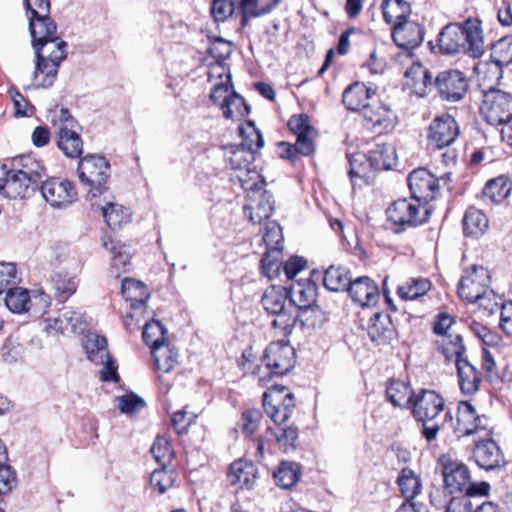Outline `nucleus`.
Returning a JSON list of instances; mask_svg holds the SVG:
<instances>
[{"label":"nucleus","instance_id":"nucleus-48","mask_svg":"<svg viewBox=\"0 0 512 512\" xmlns=\"http://www.w3.org/2000/svg\"><path fill=\"white\" fill-rule=\"evenodd\" d=\"M222 113L226 119L240 120L250 113V106L242 96L232 91L230 98L226 100L222 107Z\"/></svg>","mask_w":512,"mask_h":512},{"label":"nucleus","instance_id":"nucleus-33","mask_svg":"<svg viewBox=\"0 0 512 512\" xmlns=\"http://www.w3.org/2000/svg\"><path fill=\"white\" fill-rule=\"evenodd\" d=\"M75 128H59L56 141L63 154L72 159L79 158L83 153V140Z\"/></svg>","mask_w":512,"mask_h":512},{"label":"nucleus","instance_id":"nucleus-46","mask_svg":"<svg viewBox=\"0 0 512 512\" xmlns=\"http://www.w3.org/2000/svg\"><path fill=\"white\" fill-rule=\"evenodd\" d=\"M510 191L511 187L507 180L503 177H498L486 183L482 191V198L484 201L498 204L509 195Z\"/></svg>","mask_w":512,"mask_h":512},{"label":"nucleus","instance_id":"nucleus-2","mask_svg":"<svg viewBox=\"0 0 512 512\" xmlns=\"http://www.w3.org/2000/svg\"><path fill=\"white\" fill-rule=\"evenodd\" d=\"M405 74L412 75L415 81H421L425 87L433 86L442 101L452 103L461 101L468 91L467 78L459 70H444L434 78L427 68L417 63L413 64Z\"/></svg>","mask_w":512,"mask_h":512},{"label":"nucleus","instance_id":"nucleus-60","mask_svg":"<svg viewBox=\"0 0 512 512\" xmlns=\"http://www.w3.org/2000/svg\"><path fill=\"white\" fill-rule=\"evenodd\" d=\"M150 451L154 459L161 465H166L171 461L172 450L169 442L162 436L156 437Z\"/></svg>","mask_w":512,"mask_h":512},{"label":"nucleus","instance_id":"nucleus-58","mask_svg":"<svg viewBox=\"0 0 512 512\" xmlns=\"http://www.w3.org/2000/svg\"><path fill=\"white\" fill-rule=\"evenodd\" d=\"M210 12L216 22H224L235 12L233 0H213Z\"/></svg>","mask_w":512,"mask_h":512},{"label":"nucleus","instance_id":"nucleus-5","mask_svg":"<svg viewBox=\"0 0 512 512\" xmlns=\"http://www.w3.org/2000/svg\"><path fill=\"white\" fill-rule=\"evenodd\" d=\"M261 302L264 309L275 316L271 322L272 327L279 330L283 336L289 335L295 326V318L292 317L295 309L290 303L285 288L280 286L269 287L264 292Z\"/></svg>","mask_w":512,"mask_h":512},{"label":"nucleus","instance_id":"nucleus-50","mask_svg":"<svg viewBox=\"0 0 512 512\" xmlns=\"http://www.w3.org/2000/svg\"><path fill=\"white\" fill-rule=\"evenodd\" d=\"M159 469H155L150 475V485L159 494H164L176 482L177 473L174 469H167L166 465H161Z\"/></svg>","mask_w":512,"mask_h":512},{"label":"nucleus","instance_id":"nucleus-20","mask_svg":"<svg viewBox=\"0 0 512 512\" xmlns=\"http://www.w3.org/2000/svg\"><path fill=\"white\" fill-rule=\"evenodd\" d=\"M424 28L416 21L407 19L395 23L392 29V38L395 44L405 50L417 48L423 42Z\"/></svg>","mask_w":512,"mask_h":512},{"label":"nucleus","instance_id":"nucleus-31","mask_svg":"<svg viewBox=\"0 0 512 512\" xmlns=\"http://www.w3.org/2000/svg\"><path fill=\"white\" fill-rule=\"evenodd\" d=\"M281 0H239L241 26L246 27L252 18H259L271 13Z\"/></svg>","mask_w":512,"mask_h":512},{"label":"nucleus","instance_id":"nucleus-62","mask_svg":"<svg viewBox=\"0 0 512 512\" xmlns=\"http://www.w3.org/2000/svg\"><path fill=\"white\" fill-rule=\"evenodd\" d=\"M58 321L64 322L72 333L81 332L85 328L83 315L79 311L65 309L59 316Z\"/></svg>","mask_w":512,"mask_h":512},{"label":"nucleus","instance_id":"nucleus-26","mask_svg":"<svg viewBox=\"0 0 512 512\" xmlns=\"http://www.w3.org/2000/svg\"><path fill=\"white\" fill-rule=\"evenodd\" d=\"M482 417L477 413L474 406L468 401H461L457 409V424L455 431L460 436H469L484 429Z\"/></svg>","mask_w":512,"mask_h":512},{"label":"nucleus","instance_id":"nucleus-47","mask_svg":"<svg viewBox=\"0 0 512 512\" xmlns=\"http://www.w3.org/2000/svg\"><path fill=\"white\" fill-rule=\"evenodd\" d=\"M292 317L295 318V324L300 322L303 327L312 329L321 327L326 321L325 313L316 304L293 312Z\"/></svg>","mask_w":512,"mask_h":512},{"label":"nucleus","instance_id":"nucleus-29","mask_svg":"<svg viewBox=\"0 0 512 512\" xmlns=\"http://www.w3.org/2000/svg\"><path fill=\"white\" fill-rule=\"evenodd\" d=\"M456 368L461 392L465 395L475 394L482 381L481 372L468 359L458 360Z\"/></svg>","mask_w":512,"mask_h":512},{"label":"nucleus","instance_id":"nucleus-11","mask_svg":"<svg viewBox=\"0 0 512 512\" xmlns=\"http://www.w3.org/2000/svg\"><path fill=\"white\" fill-rule=\"evenodd\" d=\"M480 111L490 125H503L512 119V95L490 88L483 95Z\"/></svg>","mask_w":512,"mask_h":512},{"label":"nucleus","instance_id":"nucleus-30","mask_svg":"<svg viewBox=\"0 0 512 512\" xmlns=\"http://www.w3.org/2000/svg\"><path fill=\"white\" fill-rule=\"evenodd\" d=\"M36 189L33 182H29V179L22 176L13 168L8 170L5 184L0 193L8 198L17 199L29 197Z\"/></svg>","mask_w":512,"mask_h":512},{"label":"nucleus","instance_id":"nucleus-7","mask_svg":"<svg viewBox=\"0 0 512 512\" xmlns=\"http://www.w3.org/2000/svg\"><path fill=\"white\" fill-rule=\"evenodd\" d=\"M84 348L87 358L96 365H103L100 379L104 382H119L116 361L110 356L107 340L97 333H88L85 337Z\"/></svg>","mask_w":512,"mask_h":512},{"label":"nucleus","instance_id":"nucleus-64","mask_svg":"<svg viewBox=\"0 0 512 512\" xmlns=\"http://www.w3.org/2000/svg\"><path fill=\"white\" fill-rule=\"evenodd\" d=\"M103 246L114 254L112 266L117 270H125L126 266L130 264L131 257L128 253L121 251L122 246H118V243L114 242L112 239L104 241Z\"/></svg>","mask_w":512,"mask_h":512},{"label":"nucleus","instance_id":"nucleus-63","mask_svg":"<svg viewBox=\"0 0 512 512\" xmlns=\"http://www.w3.org/2000/svg\"><path fill=\"white\" fill-rule=\"evenodd\" d=\"M50 304L51 299L49 295L43 291H34L33 296L30 297L27 312H30L35 316H41L47 312Z\"/></svg>","mask_w":512,"mask_h":512},{"label":"nucleus","instance_id":"nucleus-1","mask_svg":"<svg viewBox=\"0 0 512 512\" xmlns=\"http://www.w3.org/2000/svg\"><path fill=\"white\" fill-rule=\"evenodd\" d=\"M438 46L447 55L467 53L473 58H479L484 53L480 20L468 18L463 23L446 25L439 33Z\"/></svg>","mask_w":512,"mask_h":512},{"label":"nucleus","instance_id":"nucleus-52","mask_svg":"<svg viewBox=\"0 0 512 512\" xmlns=\"http://www.w3.org/2000/svg\"><path fill=\"white\" fill-rule=\"evenodd\" d=\"M152 355L156 369L164 373H169L177 363V351L165 343L160 348L152 349Z\"/></svg>","mask_w":512,"mask_h":512},{"label":"nucleus","instance_id":"nucleus-34","mask_svg":"<svg viewBox=\"0 0 512 512\" xmlns=\"http://www.w3.org/2000/svg\"><path fill=\"white\" fill-rule=\"evenodd\" d=\"M367 156L370 169L375 171L389 170L397 160L395 148L386 143L375 144Z\"/></svg>","mask_w":512,"mask_h":512},{"label":"nucleus","instance_id":"nucleus-19","mask_svg":"<svg viewBox=\"0 0 512 512\" xmlns=\"http://www.w3.org/2000/svg\"><path fill=\"white\" fill-rule=\"evenodd\" d=\"M440 463L445 487L449 490L450 494L463 492L471 478L468 467L446 456L440 459Z\"/></svg>","mask_w":512,"mask_h":512},{"label":"nucleus","instance_id":"nucleus-17","mask_svg":"<svg viewBox=\"0 0 512 512\" xmlns=\"http://www.w3.org/2000/svg\"><path fill=\"white\" fill-rule=\"evenodd\" d=\"M473 459L481 469L495 471L504 467L506 460L498 444L492 439L476 442Z\"/></svg>","mask_w":512,"mask_h":512},{"label":"nucleus","instance_id":"nucleus-14","mask_svg":"<svg viewBox=\"0 0 512 512\" xmlns=\"http://www.w3.org/2000/svg\"><path fill=\"white\" fill-rule=\"evenodd\" d=\"M41 194L45 201L55 208H66L77 199L73 183L60 177H51L43 181Z\"/></svg>","mask_w":512,"mask_h":512},{"label":"nucleus","instance_id":"nucleus-16","mask_svg":"<svg viewBox=\"0 0 512 512\" xmlns=\"http://www.w3.org/2000/svg\"><path fill=\"white\" fill-rule=\"evenodd\" d=\"M411 407L416 420H435L444 411V399L435 391L422 389L413 398Z\"/></svg>","mask_w":512,"mask_h":512},{"label":"nucleus","instance_id":"nucleus-21","mask_svg":"<svg viewBox=\"0 0 512 512\" xmlns=\"http://www.w3.org/2000/svg\"><path fill=\"white\" fill-rule=\"evenodd\" d=\"M365 127L382 134L392 126L391 110L388 105L373 99L362 111Z\"/></svg>","mask_w":512,"mask_h":512},{"label":"nucleus","instance_id":"nucleus-25","mask_svg":"<svg viewBox=\"0 0 512 512\" xmlns=\"http://www.w3.org/2000/svg\"><path fill=\"white\" fill-rule=\"evenodd\" d=\"M227 478L233 486L251 489L258 478V469L251 461L238 459L230 465Z\"/></svg>","mask_w":512,"mask_h":512},{"label":"nucleus","instance_id":"nucleus-59","mask_svg":"<svg viewBox=\"0 0 512 512\" xmlns=\"http://www.w3.org/2000/svg\"><path fill=\"white\" fill-rule=\"evenodd\" d=\"M279 255L273 253V251H267L263 258L261 259V273L263 276L274 279L280 273L281 263L279 260Z\"/></svg>","mask_w":512,"mask_h":512},{"label":"nucleus","instance_id":"nucleus-51","mask_svg":"<svg viewBox=\"0 0 512 512\" xmlns=\"http://www.w3.org/2000/svg\"><path fill=\"white\" fill-rule=\"evenodd\" d=\"M101 210L106 224L111 229L120 228L123 224L128 223L131 218V214L128 209L113 203H107V205L103 206Z\"/></svg>","mask_w":512,"mask_h":512},{"label":"nucleus","instance_id":"nucleus-42","mask_svg":"<svg viewBox=\"0 0 512 512\" xmlns=\"http://www.w3.org/2000/svg\"><path fill=\"white\" fill-rule=\"evenodd\" d=\"M350 282L349 271L343 266L331 265L324 273L323 284L329 291H346Z\"/></svg>","mask_w":512,"mask_h":512},{"label":"nucleus","instance_id":"nucleus-57","mask_svg":"<svg viewBox=\"0 0 512 512\" xmlns=\"http://www.w3.org/2000/svg\"><path fill=\"white\" fill-rule=\"evenodd\" d=\"M50 122L54 127L72 128L77 127L78 123L74 117L70 114L69 110L64 107H58L51 109L49 112Z\"/></svg>","mask_w":512,"mask_h":512},{"label":"nucleus","instance_id":"nucleus-40","mask_svg":"<svg viewBox=\"0 0 512 512\" xmlns=\"http://www.w3.org/2000/svg\"><path fill=\"white\" fill-rule=\"evenodd\" d=\"M384 21L388 24L399 23L409 19L411 6L405 0H383L381 4Z\"/></svg>","mask_w":512,"mask_h":512},{"label":"nucleus","instance_id":"nucleus-37","mask_svg":"<svg viewBox=\"0 0 512 512\" xmlns=\"http://www.w3.org/2000/svg\"><path fill=\"white\" fill-rule=\"evenodd\" d=\"M267 435L274 437L279 448L289 453L297 447L298 428L294 425L276 424L275 428H268Z\"/></svg>","mask_w":512,"mask_h":512},{"label":"nucleus","instance_id":"nucleus-39","mask_svg":"<svg viewBox=\"0 0 512 512\" xmlns=\"http://www.w3.org/2000/svg\"><path fill=\"white\" fill-rule=\"evenodd\" d=\"M431 287L429 279L411 277L398 286L397 295L403 300H416L427 294Z\"/></svg>","mask_w":512,"mask_h":512},{"label":"nucleus","instance_id":"nucleus-24","mask_svg":"<svg viewBox=\"0 0 512 512\" xmlns=\"http://www.w3.org/2000/svg\"><path fill=\"white\" fill-rule=\"evenodd\" d=\"M376 91L362 82L349 85L342 94V103L349 111H363L375 98Z\"/></svg>","mask_w":512,"mask_h":512},{"label":"nucleus","instance_id":"nucleus-41","mask_svg":"<svg viewBox=\"0 0 512 512\" xmlns=\"http://www.w3.org/2000/svg\"><path fill=\"white\" fill-rule=\"evenodd\" d=\"M316 286L314 284L308 283L306 285L297 284L294 285L289 292V300L294 307L295 312L297 310H301L310 306L315 305L316 303Z\"/></svg>","mask_w":512,"mask_h":512},{"label":"nucleus","instance_id":"nucleus-6","mask_svg":"<svg viewBox=\"0 0 512 512\" xmlns=\"http://www.w3.org/2000/svg\"><path fill=\"white\" fill-rule=\"evenodd\" d=\"M431 213V207L413 197L398 199L387 209L388 219L400 227L397 232L427 223Z\"/></svg>","mask_w":512,"mask_h":512},{"label":"nucleus","instance_id":"nucleus-54","mask_svg":"<svg viewBox=\"0 0 512 512\" xmlns=\"http://www.w3.org/2000/svg\"><path fill=\"white\" fill-rule=\"evenodd\" d=\"M29 300V293L24 288L14 287L6 291L5 305L13 313L27 312Z\"/></svg>","mask_w":512,"mask_h":512},{"label":"nucleus","instance_id":"nucleus-32","mask_svg":"<svg viewBox=\"0 0 512 512\" xmlns=\"http://www.w3.org/2000/svg\"><path fill=\"white\" fill-rule=\"evenodd\" d=\"M13 168L29 179V182H33L36 188L39 183L42 184V179L46 176V168L43 163L31 155H23L18 159H14Z\"/></svg>","mask_w":512,"mask_h":512},{"label":"nucleus","instance_id":"nucleus-35","mask_svg":"<svg viewBox=\"0 0 512 512\" xmlns=\"http://www.w3.org/2000/svg\"><path fill=\"white\" fill-rule=\"evenodd\" d=\"M29 32L32 44L58 36L57 25L49 14L29 16Z\"/></svg>","mask_w":512,"mask_h":512},{"label":"nucleus","instance_id":"nucleus-10","mask_svg":"<svg viewBox=\"0 0 512 512\" xmlns=\"http://www.w3.org/2000/svg\"><path fill=\"white\" fill-rule=\"evenodd\" d=\"M263 407L275 424H285L295 410L294 394L285 386L273 385L263 394Z\"/></svg>","mask_w":512,"mask_h":512},{"label":"nucleus","instance_id":"nucleus-8","mask_svg":"<svg viewBox=\"0 0 512 512\" xmlns=\"http://www.w3.org/2000/svg\"><path fill=\"white\" fill-rule=\"evenodd\" d=\"M79 179L82 183L92 187V197L101 195L105 190V184L110 177V164L103 156L86 155L78 164Z\"/></svg>","mask_w":512,"mask_h":512},{"label":"nucleus","instance_id":"nucleus-55","mask_svg":"<svg viewBox=\"0 0 512 512\" xmlns=\"http://www.w3.org/2000/svg\"><path fill=\"white\" fill-rule=\"evenodd\" d=\"M348 160V175L352 184L354 185L357 178H363L367 175L369 167V161L367 154L354 153L347 155Z\"/></svg>","mask_w":512,"mask_h":512},{"label":"nucleus","instance_id":"nucleus-44","mask_svg":"<svg viewBox=\"0 0 512 512\" xmlns=\"http://www.w3.org/2000/svg\"><path fill=\"white\" fill-rule=\"evenodd\" d=\"M397 483L402 496L409 502H412V500L420 494L422 489L420 477L409 468H403L401 470L397 478Z\"/></svg>","mask_w":512,"mask_h":512},{"label":"nucleus","instance_id":"nucleus-13","mask_svg":"<svg viewBox=\"0 0 512 512\" xmlns=\"http://www.w3.org/2000/svg\"><path fill=\"white\" fill-rule=\"evenodd\" d=\"M263 362L271 374L285 375L296 363L295 349L283 340L271 342L265 349Z\"/></svg>","mask_w":512,"mask_h":512},{"label":"nucleus","instance_id":"nucleus-3","mask_svg":"<svg viewBox=\"0 0 512 512\" xmlns=\"http://www.w3.org/2000/svg\"><path fill=\"white\" fill-rule=\"evenodd\" d=\"M35 51L33 80L36 87H51L58 75V69L67 57L68 44L59 36L32 44Z\"/></svg>","mask_w":512,"mask_h":512},{"label":"nucleus","instance_id":"nucleus-27","mask_svg":"<svg viewBox=\"0 0 512 512\" xmlns=\"http://www.w3.org/2000/svg\"><path fill=\"white\" fill-rule=\"evenodd\" d=\"M121 293L123 298L127 302H130L131 309L133 310L130 314L131 318L138 319L137 311L145 307V304L150 297L146 285L141 281L132 278H125L121 283Z\"/></svg>","mask_w":512,"mask_h":512},{"label":"nucleus","instance_id":"nucleus-18","mask_svg":"<svg viewBox=\"0 0 512 512\" xmlns=\"http://www.w3.org/2000/svg\"><path fill=\"white\" fill-rule=\"evenodd\" d=\"M439 180L434 177L427 169L419 168L413 170L408 176V186L412 197L427 202L435 198L439 189Z\"/></svg>","mask_w":512,"mask_h":512},{"label":"nucleus","instance_id":"nucleus-23","mask_svg":"<svg viewBox=\"0 0 512 512\" xmlns=\"http://www.w3.org/2000/svg\"><path fill=\"white\" fill-rule=\"evenodd\" d=\"M368 336L375 346L391 344L397 336L391 317L386 313H375L368 325Z\"/></svg>","mask_w":512,"mask_h":512},{"label":"nucleus","instance_id":"nucleus-43","mask_svg":"<svg viewBox=\"0 0 512 512\" xmlns=\"http://www.w3.org/2000/svg\"><path fill=\"white\" fill-rule=\"evenodd\" d=\"M488 228L486 215L474 207L466 210L463 218V231L466 236H481Z\"/></svg>","mask_w":512,"mask_h":512},{"label":"nucleus","instance_id":"nucleus-22","mask_svg":"<svg viewBox=\"0 0 512 512\" xmlns=\"http://www.w3.org/2000/svg\"><path fill=\"white\" fill-rule=\"evenodd\" d=\"M512 63V35L499 39L492 45L490 62L481 64V67H487L497 79L502 77L503 68Z\"/></svg>","mask_w":512,"mask_h":512},{"label":"nucleus","instance_id":"nucleus-56","mask_svg":"<svg viewBox=\"0 0 512 512\" xmlns=\"http://www.w3.org/2000/svg\"><path fill=\"white\" fill-rule=\"evenodd\" d=\"M263 241L266 244L267 251L280 254L282 249L283 235L282 229L276 222H268L263 233Z\"/></svg>","mask_w":512,"mask_h":512},{"label":"nucleus","instance_id":"nucleus-4","mask_svg":"<svg viewBox=\"0 0 512 512\" xmlns=\"http://www.w3.org/2000/svg\"><path fill=\"white\" fill-rule=\"evenodd\" d=\"M241 186L246 190V203L244 205V214L253 224H262L268 220L274 210V198L271 192L265 189L266 183L259 178L253 183L242 176H237Z\"/></svg>","mask_w":512,"mask_h":512},{"label":"nucleus","instance_id":"nucleus-15","mask_svg":"<svg viewBox=\"0 0 512 512\" xmlns=\"http://www.w3.org/2000/svg\"><path fill=\"white\" fill-rule=\"evenodd\" d=\"M459 135V126L449 114L435 117L428 127L427 143L434 149L450 146Z\"/></svg>","mask_w":512,"mask_h":512},{"label":"nucleus","instance_id":"nucleus-49","mask_svg":"<svg viewBox=\"0 0 512 512\" xmlns=\"http://www.w3.org/2000/svg\"><path fill=\"white\" fill-rule=\"evenodd\" d=\"M166 328L158 320L151 319L144 324L142 338L151 349L160 348L165 343Z\"/></svg>","mask_w":512,"mask_h":512},{"label":"nucleus","instance_id":"nucleus-38","mask_svg":"<svg viewBox=\"0 0 512 512\" xmlns=\"http://www.w3.org/2000/svg\"><path fill=\"white\" fill-rule=\"evenodd\" d=\"M386 397L395 407L410 408L415 395L411 388L400 380H390L386 387Z\"/></svg>","mask_w":512,"mask_h":512},{"label":"nucleus","instance_id":"nucleus-53","mask_svg":"<svg viewBox=\"0 0 512 512\" xmlns=\"http://www.w3.org/2000/svg\"><path fill=\"white\" fill-rule=\"evenodd\" d=\"M299 466L293 462H281L278 469L274 472V479L278 486L287 489L292 487L299 479Z\"/></svg>","mask_w":512,"mask_h":512},{"label":"nucleus","instance_id":"nucleus-61","mask_svg":"<svg viewBox=\"0 0 512 512\" xmlns=\"http://www.w3.org/2000/svg\"><path fill=\"white\" fill-rule=\"evenodd\" d=\"M465 352L466 348L463 345V340L460 335H455L454 338H451L448 343L442 344V353L447 359L454 357L456 365L458 360L467 359L464 357Z\"/></svg>","mask_w":512,"mask_h":512},{"label":"nucleus","instance_id":"nucleus-28","mask_svg":"<svg viewBox=\"0 0 512 512\" xmlns=\"http://www.w3.org/2000/svg\"><path fill=\"white\" fill-rule=\"evenodd\" d=\"M347 291L353 301L361 306L374 305L379 297L377 285L367 276L351 280Z\"/></svg>","mask_w":512,"mask_h":512},{"label":"nucleus","instance_id":"nucleus-36","mask_svg":"<svg viewBox=\"0 0 512 512\" xmlns=\"http://www.w3.org/2000/svg\"><path fill=\"white\" fill-rule=\"evenodd\" d=\"M6 460V447L0 440V503L18 486L17 472L11 465L5 463Z\"/></svg>","mask_w":512,"mask_h":512},{"label":"nucleus","instance_id":"nucleus-12","mask_svg":"<svg viewBox=\"0 0 512 512\" xmlns=\"http://www.w3.org/2000/svg\"><path fill=\"white\" fill-rule=\"evenodd\" d=\"M489 271L481 265H472L464 270L458 283V295L468 303H476L490 285Z\"/></svg>","mask_w":512,"mask_h":512},{"label":"nucleus","instance_id":"nucleus-45","mask_svg":"<svg viewBox=\"0 0 512 512\" xmlns=\"http://www.w3.org/2000/svg\"><path fill=\"white\" fill-rule=\"evenodd\" d=\"M51 282L59 302H65L76 292L78 286L77 279L66 272L56 273L52 277Z\"/></svg>","mask_w":512,"mask_h":512},{"label":"nucleus","instance_id":"nucleus-9","mask_svg":"<svg viewBox=\"0 0 512 512\" xmlns=\"http://www.w3.org/2000/svg\"><path fill=\"white\" fill-rule=\"evenodd\" d=\"M248 125L253 129L252 136L255 141L251 139L246 142L247 149L242 146L230 147L225 152V162L232 170L244 172L245 175H251L250 179L261 178L255 170L249 168L252 160L254 159L253 153L264 146V139L262 133L255 127L254 122L248 121Z\"/></svg>","mask_w":512,"mask_h":512}]
</instances>
